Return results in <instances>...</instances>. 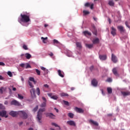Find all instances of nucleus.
I'll use <instances>...</instances> for the list:
<instances>
[{"label": "nucleus", "instance_id": "obj_22", "mask_svg": "<svg viewBox=\"0 0 130 130\" xmlns=\"http://www.w3.org/2000/svg\"><path fill=\"white\" fill-rule=\"evenodd\" d=\"M93 44H97L99 43V39L98 38H95L92 41Z\"/></svg>", "mask_w": 130, "mask_h": 130}, {"label": "nucleus", "instance_id": "obj_11", "mask_svg": "<svg viewBox=\"0 0 130 130\" xmlns=\"http://www.w3.org/2000/svg\"><path fill=\"white\" fill-rule=\"evenodd\" d=\"M91 85H92L93 87H97V86L98 85V81H97V80L93 79L91 81Z\"/></svg>", "mask_w": 130, "mask_h": 130}, {"label": "nucleus", "instance_id": "obj_60", "mask_svg": "<svg viewBox=\"0 0 130 130\" xmlns=\"http://www.w3.org/2000/svg\"><path fill=\"white\" fill-rule=\"evenodd\" d=\"M12 90H13V91H16L17 88H16V87H13Z\"/></svg>", "mask_w": 130, "mask_h": 130}, {"label": "nucleus", "instance_id": "obj_28", "mask_svg": "<svg viewBox=\"0 0 130 130\" xmlns=\"http://www.w3.org/2000/svg\"><path fill=\"white\" fill-rule=\"evenodd\" d=\"M107 91L109 94H111V93H112V88H111V87H108Z\"/></svg>", "mask_w": 130, "mask_h": 130}, {"label": "nucleus", "instance_id": "obj_30", "mask_svg": "<svg viewBox=\"0 0 130 130\" xmlns=\"http://www.w3.org/2000/svg\"><path fill=\"white\" fill-rule=\"evenodd\" d=\"M52 125L55 126V127H59V129H60V126H58V125H57V124L52 122L51 123Z\"/></svg>", "mask_w": 130, "mask_h": 130}, {"label": "nucleus", "instance_id": "obj_7", "mask_svg": "<svg viewBox=\"0 0 130 130\" xmlns=\"http://www.w3.org/2000/svg\"><path fill=\"white\" fill-rule=\"evenodd\" d=\"M117 29L119 30L120 33H124L125 32V29L124 27L121 25H119L117 26Z\"/></svg>", "mask_w": 130, "mask_h": 130}, {"label": "nucleus", "instance_id": "obj_47", "mask_svg": "<svg viewBox=\"0 0 130 130\" xmlns=\"http://www.w3.org/2000/svg\"><path fill=\"white\" fill-rule=\"evenodd\" d=\"M49 55H50V56H51V57L54 59V56H53V53L50 52V54H49Z\"/></svg>", "mask_w": 130, "mask_h": 130}, {"label": "nucleus", "instance_id": "obj_51", "mask_svg": "<svg viewBox=\"0 0 130 130\" xmlns=\"http://www.w3.org/2000/svg\"><path fill=\"white\" fill-rule=\"evenodd\" d=\"M107 82H112V79L109 78H108V79L107 80Z\"/></svg>", "mask_w": 130, "mask_h": 130}, {"label": "nucleus", "instance_id": "obj_62", "mask_svg": "<svg viewBox=\"0 0 130 130\" xmlns=\"http://www.w3.org/2000/svg\"><path fill=\"white\" fill-rule=\"evenodd\" d=\"M102 93L103 95H105V93H104V91H103V89H102Z\"/></svg>", "mask_w": 130, "mask_h": 130}, {"label": "nucleus", "instance_id": "obj_2", "mask_svg": "<svg viewBox=\"0 0 130 130\" xmlns=\"http://www.w3.org/2000/svg\"><path fill=\"white\" fill-rule=\"evenodd\" d=\"M44 111H45V109L43 108L40 109L38 112L37 119L40 124L42 123V120H41V119H42V112H44Z\"/></svg>", "mask_w": 130, "mask_h": 130}, {"label": "nucleus", "instance_id": "obj_45", "mask_svg": "<svg viewBox=\"0 0 130 130\" xmlns=\"http://www.w3.org/2000/svg\"><path fill=\"white\" fill-rule=\"evenodd\" d=\"M53 43L54 44H59V42H58V41L56 40H53Z\"/></svg>", "mask_w": 130, "mask_h": 130}, {"label": "nucleus", "instance_id": "obj_48", "mask_svg": "<svg viewBox=\"0 0 130 130\" xmlns=\"http://www.w3.org/2000/svg\"><path fill=\"white\" fill-rule=\"evenodd\" d=\"M20 67L21 68H25V66H26V64H25V63H21V64H20Z\"/></svg>", "mask_w": 130, "mask_h": 130}, {"label": "nucleus", "instance_id": "obj_43", "mask_svg": "<svg viewBox=\"0 0 130 130\" xmlns=\"http://www.w3.org/2000/svg\"><path fill=\"white\" fill-rule=\"evenodd\" d=\"M8 76H9V77H13V74L12 73V72H11V71H9L7 73Z\"/></svg>", "mask_w": 130, "mask_h": 130}, {"label": "nucleus", "instance_id": "obj_55", "mask_svg": "<svg viewBox=\"0 0 130 130\" xmlns=\"http://www.w3.org/2000/svg\"><path fill=\"white\" fill-rule=\"evenodd\" d=\"M44 86L45 87V88H48L49 86H48V85L47 84H45L44 85Z\"/></svg>", "mask_w": 130, "mask_h": 130}, {"label": "nucleus", "instance_id": "obj_13", "mask_svg": "<svg viewBox=\"0 0 130 130\" xmlns=\"http://www.w3.org/2000/svg\"><path fill=\"white\" fill-rule=\"evenodd\" d=\"M99 58L101 60H106L107 59V56L106 55H100Z\"/></svg>", "mask_w": 130, "mask_h": 130}, {"label": "nucleus", "instance_id": "obj_64", "mask_svg": "<svg viewBox=\"0 0 130 130\" xmlns=\"http://www.w3.org/2000/svg\"><path fill=\"white\" fill-rule=\"evenodd\" d=\"M108 116H111L112 115V114H108Z\"/></svg>", "mask_w": 130, "mask_h": 130}, {"label": "nucleus", "instance_id": "obj_9", "mask_svg": "<svg viewBox=\"0 0 130 130\" xmlns=\"http://www.w3.org/2000/svg\"><path fill=\"white\" fill-rule=\"evenodd\" d=\"M121 93L122 96H123V97H126V96H130V91H121Z\"/></svg>", "mask_w": 130, "mask_h": 130}, {"label": "nucleus", "instance_id": "obj_35", "mask_svg": "<svg viewBox=\"0 0 130 130\" xmlns=\"http://www.w3.org/2000/svg\"><path fill=\"white\" fill-rule=\"evenodd\" d=\"M86 46L88 48H93V44H86Z\"/></svg>", "mask_w": 130, "mask_h": 130}, {"label": "nucleus", "instance_id": "obj_8", "mask_svg": "<svg viewBox=\"0 0 130 130\" xmlns=\"http://www.w3.org/2000/svg\"><path fill=\"white\" fill-rule=\"evenodd\" d=\"M11 105H15V106H20V105H21V104H20V103H19V102H18L16 100H13V101H11Z\"/></svg>", "mask_w": 130, "mask_h": 130}, {"label": "nucleus", "instance_id": "obj_24", "mask_svg": "<svg viewBox=\"0 0 130 130\" xmlns=\"http://www.w3.org/2000/svg\"><path fill=\"white\" fill-rule=\"evenodd\" d=\"M41 39H42V40H43V43H47V39H48V38L41 37Z\"/></svg>", "mask_w": 130, "mask_h": 130}, {"label": "nucleus", "instance_id": "obj_53", "mask_svg": "<svg viewBox=\"0 0 130 130\" xmlns=\"http://www.w3.org/2000/svg\"><path fill=\"white\" fill-rule=\"evenodd\" d=\"M0 66H2V67H5V63L3 62H0Z\"/></svg>", "mask_w": 130, "mask_h": 130}, {"label": "nucleus", "instance_id": "obj_52", "mask_svg": "<svg viewBox=\"0 0 130 130\" xmlns=\"http://www.w3.org/2000/svg\"><path fill=\"white\" fill-rule=\"evenodd\" d=\"M125 24L126 27H127L128 28H129V25H128V23L127 22V21H125Z\"/></svg>", "mask_w": 130, "mask_h": 130}, {"label": "nucleus", "instance_id": "obj_36", "mask_svg": "<svg viewBox=\"0 0 130 130\" xmlns=\"http://www.w3.org/2000/svg\"><path fill=\"white\" fill-rule=\"evenodd\" d=\"M25 69H31V66L29 63L25 64Z\"/></svg>", "mask_w": 130, "mask_h": 130}, {"label": "nucleus", "instance_id": "obj_1", "mask_svg": "<svg viewBox=\"0 0 130 130\" xmlns=\"http://www.w3.org/2000/svg\"><path fill=\"white\" fill-rule=\"evenodd\" d=\"M20 19L19 20V22L21 21L23 23H28V22H30V14L27 13L26 14H20Z\"/></svg>", "mask_w": 130, "mask_h": 130}, {"label": "nucleus", "instance_id": "obj_33", "mask_svg": "<svg viewBox=\"0 0 130 130\" xmlns=\"http://www.w3.org/2000/svg\"><path fill=\"white\" fill-rule=\"evenodd\" d=\"M29 80L31 82H33V83H34V84H36V81H35V80L34 79V78H33V77H29Z\"/></svg>", "mask_w": 130, "mask_h": 130}, {"label": "nucleus", "instance_id": "obj_61", "mask_svg": "<svg viewBox=\"0 0 130 130\" xmlns=\"http://www.w3.org/2000/svg\"><path fill=\"white\" fill-rule=\"evenodd\" d=\"M111 20L110 19V18H108V21L109 22V24H111Z\"/></svg>", "mask_w": 130, "mask_h": 130}, {"label": "nucleus", "instance_id": "obj_27", "mask_svg": "<svg viewBox=\"0 0 130 130\" xmlns=\"http://www.w3.org/2000/svg\"><path fill=\"white\" fill-rule=\"evenodd\" d=\"M60 96H61V97H64V96L68 97V96H69V94L68 93L62 92V93H60Z\"/></svg>", "mask_w": 130, "mask_h": 130}, {"label": "nucleus", "instance_id": "obj_25", "mask_svg": "<svg viewBox=\"0 0 130 130\" xmlns=\"http://www.w3.org/2000/svg\"><path fill=\"white\" fill-rule=\"evenodd\" d=\"M58 74L59 77H61V78H63L64 76H63V74L61 73V71L58 70Z\"/></svg>", "mask_w": 130, "mask_h": 130}, {"label": "nucleus", "instance_id": "obj_34", "mask_svg": "<svg viewBox=\"0 0 130 130\" xmlns=\"http://www.w3.org/2000/svg\"><path fill=\"white\" fill-rule=\"evenodd\" d=\"M68 115L69 117H70V118H74V114L73 113H69L68 114Z\"/></svg>", "mask_w": 130, "mask_h": 130}, {"label": "nucleus", "instance_id": "obj_23", "mask_svg": "<svg viewBox=\"0 0 130 130\" xmlns=\"http://www.w3.org/2000/svg\"><path fill=\"white\" fill-rule=\"evenodd\" d=\"M25 57H26V58H27V59H30V58H31V57L32 56L31 55V54H30L28 53H25Z\"/></svg>", "mask_w": 130, "mask_h": 130}, {"label": "nucleus", "instance_id": "obj_12", "mask_svg": "<svg viewBox=\"0 0 130 130\" xmlns=\"http://www.w3.org/2000/svg\"><path fill=\"white\" fill-rule=\"evenodd\" d=\"M75 110L76 112H78V113H84V110L81 108L75 107Z\"/></svg>", "mask_w": 130, "mask_h": 130}, {"label": "nucleus", "instance_id": "obj_39", "mask_svg": "<svg viewBox=\"0 0 130 130\" xmlns=\"http://www.w3.org/2000/svg\"><path fill=\"white\" fill-rule=\"evenodd\" d=\"M90 4L89 3H86L85 4L84 6L86 7V8H88L90 6Z\"/></svg>", "mask_w": 130, "mask_h": 130}, {"label": "nucleus", "instance_id": "obj_20", "mask_svg": "<svg viewBox=\"0 0 130 130\" xmlns=\"http://www.w3.org/2000/svg\"><path fill=\"white\" fill-rule=\"evenodd\" d=\"M84 35H85V36H87V35H88V36H91L92 35V34H91V32L86 30L83 32Z\"/></svg>", "mask_w": 130, "mask_h": 130}, {"label": "nucleus", "instance_id": "obj_57", "mask_svg": "<svg viewBox=\"0 0 130 130\" xmlns=\"http://www.w3.org/2000/svg\"><path fill=\"white\" fill-rule=\"evenodd\" d=\"M41 69L42 70V71H45V68L43 67H41Z\"/></svg>", "mask_w": 130, "mask_h": 130}, {"label": "nucleus", "instance_id": "obj_18", "mask_svg": "<svg viewBox=\"0 0 130 130\" xmlns=\"http://www.w3.org/2000/svg\"><path fill=\"white\" fill-rule=\"evenodd\" d=\"M112 72H113V74H114L115 76H116V77H118V76H119V75L117 73V69H116V68L113 69Z\"/></svg>", "mask_w": 130, "mask_h": 130}, {"label": "nucleus", "instance_id": "obj_3", "mask_svg": "<svg viewBox=\"0 0 130 130\" xmlns=\"http://www.w3.org/2000/svg\"><path fill=\"white\" fill-rule=\"evenodd\" d=\"M18 114L22 116V117L24 119H27V118H28V115L24 111H18Z\"/></svg>", "mask_w": 130, "mask_h": 130}, {"label": "nucleus", "instance_id": "obj_15", "mask_svg": "<svg viewBox=\"0 0 130 130\" xmlns=\"http://www.w3.org/2000/svg\"><path fill=\"white\" fill-rule=\"evenodd\" d=\"M42 100H43L44 102L42 103V104L40 105L41 107H45L46 106V99H45V97H42Z\"/></svg>", "mask_w": 130, "mask_h": 130}, {"label": "nucleus", "instance_id": "obj_49", "mask_svg": "<svg viewBox=\"0 0 130 130\" xmlns=\"http://www.w3.org/2000/svg\"><path fill=\"white\" fill-rule=\"evenodd\" d=\"M89 7H90L91 10H93V8H94V4H90V6Z\"/></svg>", "mask_w": 130, "mask_h": 130}, {"label": "nucleus", "instance_id": "obj_42", "mask_svg": "<svg viewBox=\"0 0 130 130\" xmlns=\"http://www.w3.org/2000/svg\"><path fill=\"white\" fill-rule=\"evenodd\" d=\"M36 72L37 74V75H38V76H40V71H39V70L38 69H36Z\"/></svg>", "mask_w": 130, "mask_h": 130}, {"label": "nucleus", "instance_id": "obj_58", "mask_svg": "<svg viewBox=\"0 0 130 130\" xmlns=\"http://www.w3.org/2000/svg\"><path fill=\"white\" fill-rule=\"evenodd\" d=\"M54 110L56 111V112H57L58 113V109H56V108H54Z\"/></svg>", "mask_w": 130, "mask_h": 130}, {"label": "nucleus", "instance_id": "obj_37", "mask_svg": "<svg viewBox=\"0 0 130 130\" xmlns=\"http://www.w3.org/2000/svg\"><path fill=\"white\" fill-rule=\"evenodd\" d=\"M18 99L22 100V99H24V96H23L20 94H18Z\"/></svg>", "mask_w": 130, "mask_h": 130}, {"label": "nucleus", "instance_id": "obj_14", "mask_svg": "<svg viewBox=\"0 0 130 130\" xmlns=\"http://www.w3.org/2000/svg\"><path fill=\"white\" fill-rule=\"evenodd\" d=\"M111 33L113 36H115V35H116V29L113 26L111 27Z\"/></svg>", "mask_w": 130, "mask_h": 130}, {"label": "nucleus", "instance_id": "obj_32", "mask_svg": "<svg viewBox=\"0 0 130 130\" xmlns=\"http://www.w3.org/2000/svg\"><path fill=\"white\" fill-rule=\"evenodd\" d=\"M109 6H111V7H114V2H113V1H110L109 2Z\"/></svg>", "mask_w": 130, "mask_h": 130}, {"label": "nucleus", "instance_id": "obj_16", "mask_svg": "<svg viewBox=\"0 0 130 130\" xmlns=\"http://www.w3.org/2000/svg\"><path fill=\"white\" fill-rule=\"evenodd\" d=\"M67 123L69 124V125H72V126H76V122H75L73 120L67 121Z\"/></svg>", "mask_w": 130, "mask_h": 130}, {"label": "nucleus", "instance_id": "obj_26", "mask_svg": "<svg viewBox=\"0 0 130 130\" xmlns=\"http://www.w3.org/2000/svg\"><path fill=\"white\" fill-rule=\"evenodd\" d=\"M77 47H78V48H82V44L80 42H76V43Z\"/></svg>", "mask_w": 130, "mask_h": 130}, {"label": "nucleus", "instance_id": "obj_29", "mask_svg": "<svg viewBox=\"0 0 130 130\" xmlns=\"http://www.w3.org/2000/svg\"><path fill=\"white\" fill-rule=\"evenodd\" d=\"M83 13L84 16H86V15H89V14H90V12L86 10H84L83 11Z\"/></svg>", "mask_w": 130, "mask_h": 130}, {"label": "nucleus", "instance_id": "obj_21", "mask_svg": "<svg viewBox=\"0 0 130 130\" xmlns=\"http://www.w3.org/2000/svg\"><path fill=\"white\" fill-rule=\"evenodd\" d=\"M56 116L53 114V113H49V118H51L52 119H55Z\"/></svg>", "mask_w": 130, "mask_h": 130}, {"label": "nucleus", "instance_id": "obj_40", "mask_svg": "<svg viewBox=\"0 0 130 130\" xmlns=\"http://www.w3.org/2000/svg\"><path fill=\"white\" fill-rule=\"evenodd\" d=\"M28 84H29V86H30V88H34V85L32 84V82L28 81Z\"/></svg>", "mask_w": 130, "mask_h": 130}, {"label": "nucleus", "instance_id": "obj_50", "mask_svg": "<svg viewBox=\"0 0 130 130\" xmlns=\"http://www.w3.org/2000/svg\"><path fill=\"white\" fill-rule=\"evenodd\" d=\"M0 109H5V107L2 105L0 104Z\"/></svg>", "mask_w": 130, "mask_h": 130}, {"label": "nucleus", "instance_id": "obj_10", "mask_svg": "<svg viewBox=\"0 0 130 130\" xmlns=\"http://www.w3.org/2000/svg\"><path fill=\"white\" fill-rule=\"evenodd\" d=\"M10 115H11V116H13V117H15V116H17V114H19V112H15L14 111H11L9 113Z\"/></svg>", "mask_w": 130, "mask_h": 130}, {"label": "nucleus", "instance_id": "obj_5", "mask_svg": "<svg viewBox=\"0 0 130 130\" xmlns=\"http://www.w3.org/2000/svg\"><path fill=\"white\" fill-rule=\"evenodd\" d=\"M35 92H36V90H35V88H32L30 90L31 97L33 99L36 98V93H35Z\"/></svg>", "mask_w": 130, "mask_h": 130}, {"label": "nucleus", "instance_id": "obj_44", "mask_svg": "<svg viewBox=\"0 0 130 130\" xmlns=\"http://www.w3.org/2000/svg\"><path fill=\"white\" fill-rule=\"evenodd\" d=\"M37 110H38V106H36V107L33 109V111L35 112H36Z\"/></svg>", "mask_w": 130, "mask_h": 130}, {"label": "nucleus", "instance_id": "obj_46", "mask_svg": "<svg viewBox=\"0 0 130 130\" xmlns=\"http://www.w3.org/2000/svg\"><path fill=\"white\" fill-rule=\"evenodd\" d=\"M3 90H4V87H1L0 88V94H3Z\"/></svg>", "mask_w": 130, "mask_h": 130}, {"label": "nucleus", "instance_id": "obj_38", "mask_svg": "<svg viewBox=\"0 0 130 130\" xmlns=\"http://www.w3.org/2000/svg\"><path fill=\"white\" fill-rule=\"evenodd\" d=\"M63 102L64 105H67V106H69L70 105V104L68 101H63Z\"/></svg>", "mask_w": 130, "mask_h": 130}, {"label": "nucleus", "instance_id": "obj_41", "mask_svg": "<svg viewBox=\"0 0 130 130\" xmlns=\"http://www.w3.org/2000/svg\"><path fill=\"white\" fill-rule=\"evenodd\" d=\"M22 47L25 50H28V47H27V45H23Z\"/></svg>", "mask_w": 130, "mask_h": 130}, {"label": "nucleus", "instance_id": "obj_19", "mask_svg": "<svg viewBox=\"0 0 130 130\" xmlns=\"http://www.w3.org/2000/svg\"><path fill=\"white\" fill-rule=\"evenodd\" d=\"M89 122H90V123H92V124H94V125H95L96 126H98V125H99V124H98V122L94 121L93 120H90Z\"/></svg>", "mask_w": 130, "mask_h": 130}, {"label": "nucleus", "instance_id": "obj_4", "mask_svg": "<svg viewBox=\"0 0 130 130\" xmlns=\"http://www.w3.org/2000/svg\"><path fill=\"white\" fill-rule=\"evenodd\" d=\"M0 116H1L2 117H5L6 118H7V117H8V116L7 115V111H0ZM0 120H2V118H1Z\"/></svg>", "mask_w": 130, "mask_h": 130}, {"label": "nucleus", "instance_id": "obj_59", "mask_svg": "<svg viewBox=\"0 0 130 130\" xmlns=\"http://www.w3.org/2000/svg\"><path fill=\"white\" fill-rule=\"evenodd\" d=\"M93 20H94V21H95V22H97V20H98L97 18L93 17Z\"/></svg>", "mask_w": 130, "mask_h": 130}, {"label": "nucleus", "instance_id": "obj_17", "mask_svg": "<svg viewBox=\"0 0 130 130\" xmlns=\"http://www.w3.org/2000/svg\"><path fill=\"white\" fill-rule=\"evenodd\" d=\"M49 96L51 99H53L54 100H57V99H58L57 95H52V93H49Z\"/></svg>", "mask_w": 130, "mask_h": 130}, {"label": "nucleus", "instance_id": "obj_56", "mask_svg": "<svg viewBox=\"0 0 130 130\" xmlns=\"http://www.w3.org/2000/svg\"><path fill=\"white\" fill-rule=\"evenodd\" d=\"M18 124L20 126H21V125H22V124H23V122H20L18 123Z\"/></svg>", "mask_w": 130, "mask_h": 130}, {"label": "nucleus", "instance_id": "obj_31", "mask_svg": "<svg viewBox=\"0 0 130 130\" xmlns=\"http://www.w3.org/2000/svg\"><path fill=\"white\" fill-rule=\"evenodd\" d=\"M36 93L38 96H39V95H40V89L39 88V87L37 88Z\"/></svg>", "mask_w": 130, "mask_h": 130}, {"label": "nucleus", "instance_id": "obj_63", "mask_svg": "<svg viewBox=\"0 0 130 130\" xmlns=\"http://www.w3.org/2000/svg\"><path fill=\"white\" fill-rule=\"evenodd\" d=\"M71 89L72 91H74V90H75V87H72Z\"/></svg>", "mask_w": 130, "mask_h": 130}, {"label": "nucleus", "instance_id": "obj_54", "mask_svg": "<svg viewBox=\"0 0 130 130\" xmlns=\"http://www.w3.org/2000/svg\"><path fill=\"white\" fill-rule=\"evenodd\" d=\"M90 71H92L93 70H94V66H92L91 67H90L89 68Z\"/></svg>", "mask_w": 130, "mask_h": 130}, {"label": "nucleus", "instance_id": "obj_6", "mask_svg": "<svg viewBox=\"0 0 130 130\" xmlns=\"http://www.w3.org/2000/svg\"><path fill=\"white\" fill-rule=\"evenodd\" d=\"M111 60L114 63H116V62L118 61L117 57H116V56H115L114 54H112Z\"/></svg>", "mask_w": 130, "mask_h": 130}]
</instances>
